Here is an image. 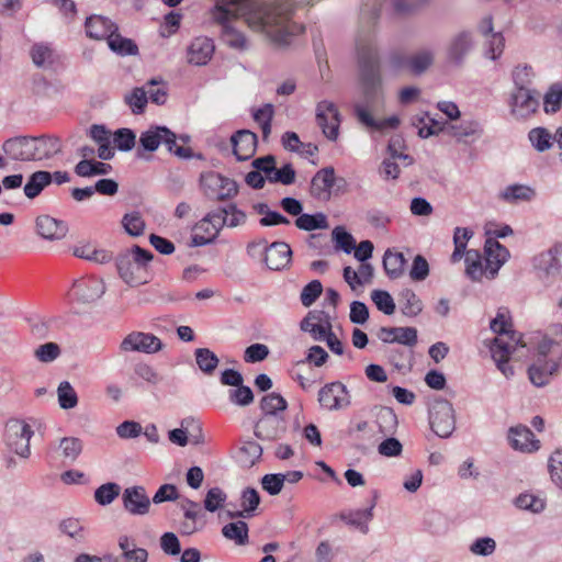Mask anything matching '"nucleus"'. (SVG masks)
I'll return each mask as SVG.
<instances>
[{
    "label": "nucleus",
    "mask_w": 562,
    "mask_h": 562,
    "mask_svg": "<svg viewBox=\"0 0 562 562\" xmlns=\"http://www.w3.org/2000/svg\"><path fill=\"white\" fill-rule=\"evenodd\" d=\"M356 45L361 100L353 104V114L358 119L359 108L370 112V110H373L383 102L384 97L379 54L371 32L369 31L366 34L359 33Z\"/></svg>",
    "instance_id": "nucleus-1"
},
{
    "label": "nucleus",
    "mask_w": 562,
    "mask_h": 562,
    "mask_svg": "<svg viewBox=\"0 0 562 562\" xmlns=\"http://www.w3.org/2000/svg\"><path fill=\"white\" fill-rule=\"evenodd\" d=\"M490 328L498 336L493 339L491 353L497 369L506 376L514 375L513 368L508 364L510 356L518 347H524L521 335L513 329L509 312L499 308L496 317L491 321Z\"/></svg>",
    "instance_id": "nucleus-2"
},
{
    "label": "nucleus",
    "mask_w": 562,
    "mask_h": 562,
    "mask_svg": "<svg viewBox=\"0 0 562 562\" xmlns=\"http://www.w3.org/2000/svg\"><path fill=\"white\" fill-rule=\"evenodd\" d=\"M231 7H236L240 12V15L244 16L246 23L249 24L246 19L247 13L255 8L263 5L261 0H240L237 3L229 2L228 0H216L214 8L210 11L213 21L221 25V36L223 42L235 49H247L248 42L246 36L231 25V20L236 16ZM248 26L251 29L250 25ZM255 31L258 30L255 29ZM260 31L268 34L265 30ZM267 36L269 37V35Z\"/></svg>",
    "instance_id": "nucleus-3"
},
{
    "label": "nucleus",
    "mask_w": 562,
    "mask_h": 562,
    "mask_svg": "<svg viewBox=\"0 0 562 562\" xmlns=\"http://www.w3.org/2000/svg\"><path fill=\"white\" fill-rule=\"evenodd\" d=\"M177 135L167 126L154 125L139 136L140 148L146 151H155L164 144L167 150L179 158H191L192 150L189 147L177 145Z\"/></svg>",
    "instance_id": "nucleus-4"
},
{
    "label": "nucleus",
    "mask_w": 562,
    "mask_h": 562,
    "mask_svg": "<svg viewBox=\"0 0 562 562\" xmlns=\"http://www.w3.org/2000/svg\"><path fill=\"white\" fill-rule=\"evenodd\" d=\"M34 431L23 419L11 418L5 424L4 442L16 456L27 459L31 454L30 440Z\"/></svg>",
    "instance_id": "nucleus-5"
},
{
    "label": "nucleus",
    "mask_w": 562,
    "mask_h": 562,
    "mask_svg": "<svg viewBox=\"0 0 562 562\" xmlns=\"http://www.w3.org/2000/svg\"><path fill=\"white\" fill-rule=\"evenodd\" d=\"M429 423L432 431L440 438H448L456 428L452 404L443 398L434 402L430 408Z\"/></svg>",
    "instance_id": "nucleus-6"
},
{
    "label": "nucleus",
    "mask_w": 562,
    "mask_h": 562,
    "mask_svg": "<svg viewBox=\"0 0 562 562\" xmlns=\"http://www.w3.org/2000/svg\"><path fill=\"white\" fill-rule=\"evenodd\" d=\"M204 194L212 201H227L238 194V184L235 180L220 173H210L205 177Z\"/></svg>",
    "instance_id": "nucleus-7"
},
{
    "label": "nucleus",
    "mask_w": 562,
    "mask_h": 562,
    "mask_svg": "<svg viewBox=\"0 0 562 562\" xmlns=\"http://www.w3.org/2000/svg\"><path fill=\"white\" fill-rule=\"evenodd\" d=\"M221 213L217 210L209 212L200 220L194 228L191 237V245L195 247L212 244L222 231Z\"/></svg>",
    "instance_id": "nucleus-8"
},
{
    "label": "nucleus",
    "mask_w": 562,
    "mask_h": 562,
    "mask_svg": "<svg viewBox=\"0 0 562 562\" xmlns=\"http://www.w3.org/2000/svg\"><path fill=\"white\" fill-rule=\"evenodd\" d=\"M316 122L327 139L334 142L338 138L341 119L334 102L323 100L317 103Z\"/></svg>",
    "instance_id": "nucleus-9"
},
{
    "label": "nucleus",
    "mask_w": 562,
    "mask_h": 562,
    "mask_svg": "<svg viewBox=\"0 0 562 562\" xmlns=\"http://www.w3.org/2000/svg\"><path fill=\"white\" fill-rule=\"evenodd\" d=\"M473 47L474 38L471 31L463 30L456 33L446 47L448 61L458 67L462 66Z\"/></svg>",
    "instance_id": "nucleus-10"
},
{
    "label": "nucleus",
    "mask_w": 562,
    "mask_h": 562,
    "mask_svg": "<svg viewBox=\"0 0 562 562\" xmlns=\"http://www.w3.org/2000/svg\"><path fill=\"white\" fill-rule=\"evenodd\" d=\"M123 352L156 353L162 349L161 340L154 334L133 331L128 334L120 345Z\"/></svg>",
    "instance_id": "nucleus-11"
},
{
    "label": "nucleus",
    "mask_w": 562,
    "mask_h": 562,
    "mask_svg": "<svg viewBox=\"0 0 562 562\" xmlns=\"http://www.w3.org/2000/svg\"><path fill=\"white\" fill-rule=\"evenodd\" d=\"M318 402L324 408L338 411L350 405V395L345 384L331 382L318 391Z\"/></svg>",
    "instance_id": "nucleus-12"
},
{
    "label": "nucleus",
    "mask_w": 562,
    "mask_h": 562,
    "mask_svg": "<svg viewBox=\"0 0 562 562\" xmlns=\"http://www.w3.org/2000/svg\"><path fill=\"white\" fill-rule=\"evenodd\" d=\"M533 268L541 277H557L562 272V243L555 244L532 259Z\"/></svg>",
    "instance_id": "nucleus-13"
},
{
    "label": "nucleus",
    "mask_w": 562,
    "mask_h": 562,
    "mask_svg": "<svg viewBox=\"0 0 562 562\" xmlns=\"http://www.w3.org/2000/svg\"><path fill=\"white\" fill-rule=\"evenodd\" d=\"M123 508L133 516H145L149 513L151 499L142 485L126 487L122 493Z\"/></svg>",
    "instance_id": "nucleus-14"
},
{
    "label": "nucleus",
    "mask_w": 562,
    "mask_h": 562,
    "mask_svg": "<svg viewBox=\"0 0 562 562\" xmlns=\"http://www.w3.org/2000/svg\"><path fill=\"white\" fill-rule=\"evenodd\" d=\"M509 105L514 116L526 119L537 111L539 101L536 91L520 88L512 92Z\"/></svg>",
    "instance_id": "nucleus-15"
},
{
    "label": "nucleus",
    "mask_w": 562,
    "mask_h": 562,
    "mask_svg": "<svg viewBox=\"0 0 562 562\" xmlns=\"http://www.w3.org/2000/svg\"><path fill=\"white\" fill-rule=\"evenodd\" d=\"M116 268L120 277L131 286L147 282L146 269L134 261L130 252H122L116 257Z\"/></svg>",
    "instance_id": "nucleus-16"
},
{
    "label": "nucleus",
    "mask_w": 562,
    "mask_h": 562,
    "mask_svg": "<svg viewBox=\"0 0 562 562\" xmlns=\"http://www.w3.org/2000/svg\"><path fill=\"white\" fill-rule=\"evenodd\" d=\"M509 250L494 238H487L484 245V262L487 265L488 280H494L501 267L509 259Z\"/></svg>",
    "instance_id": "nucleus-17"
},
{
    "label": "nucleus",
    "mask_w": 562,
    "mask_h": 562,
    "mask_svg": "<svg viewBox=\"0 0 562 562\" xmlns=\"http://www.w3.org/2000/svg\"><path fill=\"white\" fill-rule=\"evenodd\" d=\"M34 149L33 136H15L2 144L4 154L15 161H34Z\"/></svg>",
    "instance_id": "nucleus-18"
},
{
    "label": "nucleus",
    "mask_w": 562,
    "mask_h": 562,
    "mask_svg": "<svg viewBox=\"0 0 562 562\" xmlns=\"http://www.w3.org/2000/svg\"><path fill=\"white\" fill-rule=\"evenodd\" d=\"M35 231L40 237L46 240H61L69 232L65 221L43 214L35 218Z\"/></svg>",
    "instance_id": "nucleus-19"
},
{
    "label": "nucleus",
    "mask_w": 562,
    "mask_h": 562,
    "mask_svg": "<svg viewBox=\"0 0 562 562\" xmlns=\"http://www.w3.org/2000/svg\"><path fill=\"white\" fill-rule=\"evenodd\" d=\"M286 430V423L282 416L261 415L255 425L254 434L260 440L274 441L282 437Z\"/></svg>",
    "instance_id": "nucleus-20"
},
{
    "label": "nucleus",
    "mask_w": 562,
    "mask_h": 562,
    "mask_svg": "<svg viewBox=\"0 0 562 562\" xmlns=\"http://www.w3.org/2000/svg\"><path fill=\"white\" fill-rule=\"evenodd\" d=\"M72 291L79 302L89 304L95 302L105 293V284L99 278L90 277L75 281Z\"/></svg>",
    "instance_id": "nucleus-21"
},
{
    "label": "nucleus",
    "mask_w": 562,
    "mask_h": 562,
    "mask_svg": "<svg viewBox=\"0 0 562 562\" xmlns=\"http://www.w3.org/2000/svg\"><path fill=\"white\" fill-rule=\"evenodd\" d=\"M233 153L237 160L250 159L257 148V135L249 130H239L231 137Z\"/></svg>",
    "instance_id": "nucleus-22"
},
{
    "label": "nucleus",
    "mask_w": 562,
    "mask_h": 562,
    "mask_svg": "<svg viewBox=\"0 0 562 562\" xmlns=\"http://www.w3.org/2000/svg\"><path fill=\"white\" fill-rule=\"evenodd\" d=\"M292 250L284 241H274L266 249L263 261L270 270H281L291 261Z\"/></svg>",
    "instance_id": "nucleus-23"
},
{
    "label": "nucleus",
    "mask_w": 562,
    "mask_h": 562,
    "mask_svg": "<svg viewBox=\"0 0 562 562\" xmlns=\"http://www.w3.org/2000/svg\"><path fill=\"white\" fill-rule=\"evenodd\" d=\"M335 169L334 167H325L318 170L311 181V193L316 199L328 200L330 198V190L335 184Z\"/></svg>",
    "instance_id": "nucleus-24"
},
{
    "label": "nucleus",
    "mask_w": 562,
    "mask_h": 562,
    "mask_svg": "<svg viewBox=\"0 0 562 562\" xmlns=\"http://www.w3.org/2000/svg\"><path fill=\"white\" fill-rule=\"evenodd\" d=\"M448 133L460 143H472L483 134V127L479 121L463 120L459 124H449Z\"/></svg>",
    "instance_id": "nucleus-25"
},
{
    "label": "nucleus",
    "mask_w": 562,
    "mask_h": 562,
    "mask_svg": "<svg viewBox=\"0 0 562 562\" xmlns=\"http://www.w3.org/2000/svg\"><path fill=\"white\" fill-rule=\"evenodd\" d=\"M508 439L515 450L532 452L539 449V440L535 438L533 432L528 427L522 425L512 427Z\"/></svg>",
    "instance_id": "nucleus-26"
},
{
    "label": "nucleus",
    "mask_w": 562,
    "mask_h": 562,
    "mask_svg": "<svg viewBox=\"0 0 562 562\" xmlns=\"http://www.w3.org/2000/svg\"><path fill=\"white\" fill-rule=\"evenodd\" d=\"M214 43L209 37H196L192 41L188 49V60L190 64L203 66L209 63L214 54Z\"/></svg>",
    "instance_id": "nucleus-27"
},
{
    "label": "nucleus",
    "mask_w": 562,
    "mask_h": 562,
    "mask_svg": "<svg viewBox=\"0 0 562 562\" xmlns=\"http://www.w3.org/2000/svg\"><path fill=\"white\" fill-rule=\"evenodd\" d=\"M85 27L87 36L98 41L108 40L112 32L119 31L117 25L103 15L87 18Z\"/></svg>",
    "instance_id": "nucleus-28"
},
{
    "label": "nucleus",
    "mask_w": 562,
    "mask_h": 562,
    "mask_svg": "<svg viewBox=\"0 0 562 562\" xmlns=\"http://www.w3.org/2000/svg\"><path fill=\"white\" fill-rule=\"evenodd\" d=\"M465 277L472 282H482L483 279L488 280L487 265L484 258L476 249H469L465 252Z\"/></svg>",
    "instance_id": "nucleus-29"
},
{
    "label": "nucleus",
    "mask_w": 562,
    "mask_h": 562,
    "mask_svg": "<svg viewBox=\"0 0 562 562\" xmlns=\"http://www.w3.org/2000/svg\"><path fill=\"white\" fill-rule=\"evenodd\" d=\"M558 361L552 359L542 360L538 358L537 362L528 369L529 380L536 386H544L549 383L551 376L558 371Z\"/></svg>",
    "instance_id": "nucleus-30"
},
{
    "label": "nucleus",
    "mask_w": 562,
    "mask_h": 562,
    "mask_svg": "<svg viewBox=\"0 0 562 562\" xmlns=\"http://www.w3.org/2000/svg\"><path fill=\"white\" fill-rule=\"evenodd\" d=\"M119 548L121 549V555L117 562H147L148 551L145 548L136 547L135 540L128 536H121L119 538Z\"/></svg>",
    "instance_id": "nucleus-31"
},
{
    "label": "nucleus",
    "mask_w": 562,
    "mask_h": 562,
    "mask_svg": "<svg viewBox=\"0 0 562 562\" xmlns=\"http://www.w3.org/2000/svg\"><path fill=\"white\" fill-rule=\"evenodd\" d=\"M33 139L35 144L34 160L49 159L61 151L58 137L42 135L33 136Z\"/></svg>",
    "instance_id": "nucleus-32"
},
{
    "label": "nucleus",
    "mask_w": 562,
    "mask_h": 562,
    "mask_svg": "<svg viewBox=\"0 0 562 562\" xmlns=\"http://www.w3.org/2000/svg\"><path fill=\"white\" fill-rule=\"evenodd\" d=\"M33 64L37 68L48 69L56 61V53L47 43H35L30 50Z\"/></svg>",
    "instance_id": "nucleus-33"
},
{
    "label": "nucleus",
    "mask_w": 562,
    "mask_h": 562,
    "mask_svg": "<svg viewBox=\"0 0 562 562\" xmlns=\"http://www.w3.org/2000/svg\"><path fill=\"white\" fill-rule=\"evenodd\" d=\"M400 308L403 315L416 317L423 312L424 304L412 289H404L398 294Z\"/></svg>",
    "instance_id": "nucleus-34"
},
{
    "label": "nucleus",
    "mask_w": 562,
    "mask_h": 562,
    "mask_svg": "<svg viewBox=\"0 0 562 562\" xmlns=\"http://www.w3.org/2000/svg\"><path fill=\"white\" fill-rule=\"evenodd\" d=\"M109 48L120 56H135L138 47L131 38L123 37L119 31L112 32L106 40Z\"/></svg>",
    "instance_id": "nucleus-35"
},
{
    "label": "nucleus",
    "mask_w": 562,
    "mask_h": 562,
    "mask_svg": "<svg viewBox=\"0 0 562 562\" xmlns=\"http://www.w3.org/2000/svg\"><path fill=\"white\" fill-rule=\"evenodd\" d=\"M216 210L221 213L222 227L227 226L229 228H235L246 224L247 222V214L243 210L238 209L236 203H229L226 206H222Z\"/></svg>",
    "instance_id": "nucleus-36"
},
{
    "label": "nucleus",
    "mask_w": 562,
    "mask_h": 562,
    "mask_svg": "<svg viewBox=\"0 0 562 562\" xmlns=\"http://www.w3.org/2000/svg\"><path fill=\"white\" fill-rule=\"evenodd\" d=\"M52 182V173L45 170L33 172L25 183L23 190L29 199H34Z\"/></svg>",
    "instance_id": "nucleus-37"
},
{
    "label": "nucleus",
    "mask_w": 562,
    "mask_h": 562,
    "mask_svg": "<svg viewBox=\"0 0 562 562\" xmlns=\"http://www.w3.org/2000/svg\"><path fill=\"white\" fill-rule=\"evenodd\" d=\"M535 195V190L525 184H510L499 193V198L507 203L527 202Z\"/></svg>",
    "instance_id": "nucleus-38"
},
{
    "label": "nucleus",
    "mask_w": 562,
    "mask_h": 562,
    "mask_svg": "<svg viewBox=\"0 0 562 562\" xmlns=\"http://www.w3.org/2000/svg\"><path fill=\"white\" fill-rule=\"evenodd\" d=\"M358 121L363 124L367 127L376 130V131H383L385 128H397L401 121L398 116L392 115L390 117L383 119V120H375L369 111H364L359 108L358 111Z\"/></svg>",
    "instance_id": "nucleus-39"
},
{
    "label": "nucleus",
    "mask_w": 562,
    "mask_h": 562,
    "mask_svg": "<svg viewBox=\"0 0 562 562\" xmlns=\"http://www.w3.org/2000/svg\"><path fill=\"white\" fill-rule=\"evenodd\" d=\"M74 256L95 263H106L112 260V254L102 248H94L89 244L77 246L72 251Z\"/></svg>",
    "instance_id": "nucleus-40"
},
{
    "label": "nucleus",
    "mask_w": 562,
    "mask_h": 562,
    "mask_svg": "<svg viewBox=\"0 0 562 562\" xmlns=\"http://www.w3.org/2000/svg\"><path fill=\"white\" fill-rule=\"evenodd\" d=\"M259 407L262 415L281 416L288 408V402L281 394L272 392L261 398Z\"/></svg>",
    "instance_id": "nucleus-41"
},
{
    "label": "nucleus",
    "mask_w": 562,
    "mask_h": 562,
    "mask_svg": "<svg viewBox=\"0 0 562 562\" xmlns=\"http://www.w3.org/2000/svg\"><path fill=\"white\" fill-rule=\"evenodd\" d=\"M406 259L402 252L386 250L383 257V268L391 279H397L403 276Z\"/></svg>",
    "instance_id": "nucleus-42"
},
{
    "label": "nucleus",
    "mask_w": 562,
    "mask_h": 562,
    "mask_svg": "<svg viewBox=\"0 0 562 562\" xmlns=\"http://www.w3.org/2000/svg\"><path fill=\"white\" fill-rule=\"evenodd\" d=\"M222 533L226 539L233 540L237 546L248 543V525L243 520L226 524L222 528Z\"/></svg>",
    "instance_id": "nucleus-43"
},
{
    "label": "nucleus",
    "mask_w": 562,
    "mask_h": 562,
    "mask_svg": "<svg viewBox=\"0 0 562 562\" xmlns=\"http://www.w3.org/2000/svg\"><path fill=\"white\" fill-rule=\"evenodd\" d=\"M375 502L366 509L352 510L348 515L342 516L348 525L358 528L361 532L367 533L369 530L368 524L373 517V508Z\"/></svg>",
    "instance_id": "nucleus-44"
},
{
    "label": "nucleus",
    "mask_w": 562,
    "mask_h": 562,
    "mask_svg": "<svg viewBox=\"0 0 562 562\" xmlns=\"http://www.w3.org/2000/svg\"><path fill=\"white\" fill-rule=\"evenodd\" d=\"M514 504L521 510H527L532 514H539L546 508V499L532 493H521L516 498Z\"/></svg>",
    "instance_id": "nucleus-45"
},
{
    "label": "nucleus",
    "mask_w": 562,
    "mask_h": 562,
    "mask_svg": "<svg viewBox=\"0 0 562 562\" xmlns=\"http://www.w3.org/2000/svg\"><path fill=\"white\" fill-rule=\"evenodd\" d=\"M295 225L297 228L306 232H312L315 229H326L328 228V221L324 213H315V214H301L295 220Z\"/></svg>",
    "instance_id": "nucleus-46"
},
{
    "label": "nucleus",
    "mask_w": 562,
    "mask_h": 562,
    "mask_svg": "<svg viewBox=\"0 0 562 562\" xmlns=\"http://www.w3.org/2000/svg\"><path fill=\"white\" fill-rule=\"evenodd\" d=\"M59 530L77 543H83L87 540V529L77 518L64 519L59 524Z\"/></svg>",
    "instance_id": "nucleus-47"
},
{
    "label": "nucleus",
    "mask_w": 562,
    "mask_h": 562,
    "mask_svg": "<svg viewBox=\"0 0 562 562\" xmlns=\"http://www.w3.org/2000/svg\"><path fill=\"white\" fill-rule=\"evenodd\" d=\"M379 431L384 435H393L397 428V416L390 407H381L376 414L375 420Z\"/></svg>",
    "instance_id": "nucleus-48"
},
{
    "label": "nucleus",
    "mask_w": 562,
    "mask_h": 562,
    "mask_svg": "<svg viewBox=\"0 0 562 562\" xmlns=\"http://www.w3.org/2000/svg\"><path fill=\"white\" fill-rule=\"evenodd\" d=\"M405 140L401 135L396 134L390 138L386 149L390 155L389 158L402 160L404 166H411L414 164V158L411 155L405 154Z\"/></svg>",
    "instance_id": "nucleus-49"
},
{
    "label": "nucleus",
    "mask_w": 562,
    "mask_h": 562,
    "mask_svg": "<svg viewBox=\"0 0 562 562\" xmlns=\"http://www.w3.org/2000/svg\"><path fill=\"white\" fill-rule=\"evenodd\" d=\"M528 138L532 146L540 153H543L548 149H550L554 140V135H552L547 128L544 127H536L532 128L528 133Z\"/></svg>",
    "instance_id": "nucleus-50"
},
{
    "label": "nucleus",
    "mask_w": 562,
    "mask_h": 562,
    "mask_svg": "<svg viewBox=\"0 0 562 562\" xmlns=\"http://www.w3.org/2000/svg\"><path fill=\"white\" fill-rule=\"evenodd\" d=\"M434 63V53L422 49L409 56V71L414 75L424 74Z\"/></svg>",
    "instance_id": "nucleus-51"
},
{
    "label": "nucleus",
    "mask_w": 562,
    "mask_h": 562,
    "mask_svg": "<svg viewBox=\"0 0 562 562\" xmlns=\"http://www.w3.org/2000/svg\"><path fill=\"white\" fill-rule=\"evenodd\" d=\"M124 101L134 114H142L148 103L147 90L144 87H136L125 94Z\"/></svg>",
    "instance_id": "nucleus-52"
},
{
    "label": "nucleus",
    "mask_w": 562,
    "mask_h": 562,
    "mask_svg": "<svg viewBox=\"0 0 562 562\" xmlns=\"http://www.w3.org/2000/svg\"><path fill=\"white\" fill-rule=\"evenodd\" d=\"M261 456V446L252 440L245 441L239 449V461L244 467H252Z\"/></svg>",
    "instance_id": "nucleus-53"
},
{
    "label": "nucleus",
    "mask_w": 562,
    "mask_h": 562,
    "mask_svg": "<svg viewBox=\"0 0 562 562\" xmlns=\"http://www.w3.org/2000/svg\"><path fill=\"white\" fill-rule=\"evenodd\" d=\"M194 355L199 369L205 374H212L218 366L217 356L209 348H198Z\"/></svg>",
    "instance_id": "nucleus-54"
},
{
    "label": "nucleus",
    "mask_w": 562,
    "mask_h": 562,
    "mask_svg": "<svg viewBox=\"0 0 562 562\" xmlns=\"http://www.w3.org/2000/svg\"><path fill=\"white\" fill-rule=\"evenodd\" d=\"M120 493L121 486L117 483L108 482L94 491V501L101 506H106L113 503Z\"/></svg>",
    "instance_id": "nucleus-55"
},
{
    "label": "nucleus",
    "mask_w": 562,
    "mask_h": 562,
    "mask_svg": "<svg viewBox=\"0 0 562 562\" xmlns=\"http://www.w3.org/2000/svg\"><path fill=\"white\" fill-rule=\"evenodd\" d=\"M271 172L268 173L267 180L271 183H281L284 186H290L294 183L296 172L291 164H285L281 168H277L276 165L272 166Z\"/></svg>",
    "instance_id": "nucleus-56"
},
{
    "label": "nucleus",
    "mask_w": 562,
    "mask_h": 562,
    "mask_svg": "<svg viewBox=\"0 0 562 562\" xmlns=\"http://www.w3.org/2000/svg\"><path fill=\"white\" fill-rule=\"evenodd\" d=\"M125 232L134 237L140 236L145 231V222L139 212L126 213L122 218Z\"/></svg>",
    "instance_id": "nucleus-57"
},
{
    "label": "nucleus",
    "mask_w": 562,
    "mask_h": 562,
    "mask_svg": "<svg viewBox=\"0 0 562 562\" xmlns=\"http://www.w3.org/2000/svg\"><path fill=\"white\" fill-rule=\"evenodd\" d=\"M273 114V105L270 103L265 104L254 113V120L260 125L263 139H267L271 133Z\"/></svg>",
    "instance_id": "nucleus-58"
},
{
    "label": "nucleus",
    "mask_w": 562,
    "mask_h": 562,
    "mask_svg": "<svg viewBox=\"0 0 562 562\" xmlns=\"http://www.w3.org/2000/svg\"><path fill=\"white\" fill-rule=\"evenodd\" d=\"M58 403L64 409L74 408L78 404V396L68 381H63L57 389Z\"/></svg>",
    "instance_id": "nucleus-59"
},
{
    "label": "nucleus",
    "mask_w": 562,
    "mask_h": 562,
    "mask_svg": "<svg viewBox=\"0 0 562 562\" xmlns=\"http://www.w3.org/2000/svg\"><path fill=\"white\" fill-rule=\"evenodd\" d=\"M371 300L376 308L384 314L392 315L395 312L396 306L394 300L387 291L373 290L371 292Z\"/></svg>",
    "instance_id": "nucleus-60"
},
{
    "label": "nucleus",
    "mask_w": 562,
    "mask_h": 562,
    "mask_svg": "<svg viewBox=\"0 0 562 562\" xmlns=\"http://www.w3.org/2000/svg\"><path fill=\"white\" fill-rule=\"evenodd\" d=\"M336 249H341L346 254H350L355 249V238L344 227L337 226L331 233Z\"/></svg>",
    "instance_id": "nucleus-61"
},
{
    "label": "nucleus",
    "mask_w": 562,
    "mask_h": 562,
    "mask_svg": "<svg viewBox=\"0 0 562 562\" xmlns=\"http://www.w3.org/2000/svg\"><path fill=\"white\" fill-rule=\"evenodd\" d=\"M113 142L119 150L130 151L135 146L136 135L130 128H119L113 135Z\"/></svg>",
    "instance_id": "nucleus-62"
},
{
    "label": "nucleus",
    "mask_w": 562,
    "mask_h": 562,
    "mask_svg": "<svg viewBox=\"0 0 562 562\" xmlns=\"http://www.w3.org/2000/svg\"><path fill=\"white\" fill-rule=\"evenodd\" d=\"M562 105V85L554 83L544 94V111L547 113H555Z\"/></svg>",
    "instance_id": "nucleus-63"
},
{
    "label": "nucleus",
    "mask_w": 562,
    "mask_h": 562,
    "mask_svg": "<svg viewBox=\"0 0 562 562\" xmlns=\"http://www.w3.org/2000/svg\"><path fill=\"white\" fill-rule=\"evenodd\" d=\"M226 498L227 495L222 488L217 486L210 488L203 502L205 510L211 513L216 512L217 509L223 507L224 503L226 502Z\"/></svg>",
    "instance_id": "nucleus-64"
}]
</instances>
